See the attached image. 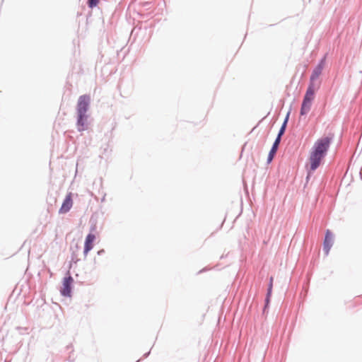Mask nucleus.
Instances as JSON below:
<instances>
[{"label":"nucleus","instance_id":"6","mask_svg":"<svg viewBox=\"0 0 362 362\" xmlns=\"http://www.w3.org/2000/svg\"><path fill=\"white\" fill-rule=\"evenodd\" d=\"M334 244V235L329 230H327L325 237L323 243V250L326 255L329 253V251Z\"/></svg>","mask_w":362,"mask_h":362},{"label":"nucleus","instance_id":"7","mask_svg":"<svg viewBox=\"0 0 362 362\" xmlns=\"http://www.w3.org/2000/svg\"><path fill=\"white\" fill-rule=\"evenodd\" d=\"M323 69V64L321 63L318 64L315 69L313 70L312 75L310 79V83L308 87H313V90L315 91L318 89V86H316L315 84V81L318 78V77L322 74Z\"/></svg>","mask_w":362,"mask_h":362},{"label":"nucleus","instance_id":"12","mask_svg":"<svg viewBox=\"0 0 362 362\" xmlns=\"http://www.w3.org/2000/svg\"><path fill=\"white\" fill-rule=\"evenodd\" d=\"M86 273H76V282L83 284H90L91 283V280L88 279V278L83 277L81 274H86Z\"/></svg>","mask_w":362,"mask_h":362},{"label":"nucleus","instance_id":"13","mask_svg":"<svg viewBox=\"0 0 362 362\" xmlns=\"http://www.w3.org/2000/svg\"><path fill=\"white\" fill-rule=\"evenodd\" d=\"M274 277L270 276L265 298H271L273 288Z\"/></svg>","mask_w":362,"mask_h":362},{"label":"nucleus","instance_id":"18","mask_svg":"<svg viewBox=\"0 0 362 362\" xmlns=\"http://www.w3.org/2000/svg\"><path fill=\"white\" fill-rule=\"evenodd\" d=\"M149 354H150V352H147V353H146V354L144 355V358L148 357V356L149 355Z\"/></svg>","mask_w":362,"mask_h":362},{"label":"nucleus","instance_id":"8","mask_svg":"<svg viewBox=\"0 0 362 362\" xmlns=\"http://www.w3.org/2000/svg\"><path fill=\"white\" fill-rule=\"evenodd\" d=\"M72 205H73V201H72V197H71V193H69L66 196L59 212L60 214H65V213L68 212L72 207Z\"/></svg>","mask_w":362,"mask_h":362},{"label":"nucleus","instance_id":"3","mask_svg":"<svg viewBox=\"0 0 362 362\" xmlns=\"http://www.w3.org/2000/svg\"><path fill=\"white\" fill-rule=\"evenodd\" d=\"M332 140V136H322L315 142L312 149L325 156Z\"/></svg>","mask_w":362,"mask_h":362},{"label":"nucleus","instance_id":"4","mask_svg":"<svg viewBox=\"0 0 362 362\" xmlns=\"http://www.w3.org/2000/svg\"><path fill=\"white\" fill-rule=\"evenodd\" d=\"M324 158L323 155L311 148L308 159L310 170H315L320 166Z\"/></svg>","mask_w":362,"mask_h":362},{"label":"nucleus","instance_id":"5","mask_svg":"<svg viewBox=\"0 0 362 362\" xmlns=\"http://www.w3.org/2000/svg\"><path fill=\"white\" fill-rule=\"evenodd\" d=\"M90 101V97L88 95H83L79 97L77 103L78 114H86Z\"/></svg>","mask_w":362,"mask_h":362},{"label":"nucleus","instance_id":"17","mask_svg":"<svg viewBox=\"0 0 362 362\" xmlns=\"http://www.w3.org/2000/svg\"><path fill=\"white\" fill-rule=\"evenodd\" d=\"M310 280V273H307V274L305 276V281H307V285L306 286H308Z\"/></svg>","mask_w":362,"mask_h":362},{"label":"nucleus","instance_id":"1","mask_svg":"<svg viewBox=\"0 0 362 362\" xmlns=\"http://www.w3.org/2000/svg\"><path fill=\"white\" fill-rule=\"evenodd\" d=\"M74 279L71 276V273H66L62 279V286L59 289L60 295L63 297L71 298L73 294Z\"/></svg>","mask_w":362,"mask_h":362},{"label":"nucleus","instance_id":"14","mask_svg":"<svg viewBox=\"0 0 362 362\" xmlns=\"http://www.w3.org/2000/svg\"><path fill=\"white\" fill-rule=\"evenodd\" d=\"M270 302H271V298H265V299H264V305L263 310H262L263 314H264L265 313L268 312V310H269V305H270Z\"/></svg>","mask_w":362,"mask_h":362},{"label":"nucleus","instance_id":"10","mask_svg":"<svg viewBox=\"0 0 362 362\" xmlns=\"http://www.w3.org/2000/svg\"><path fill=\"white\" fill-rule=\"evenodd\" d=\"M279 143H280V141H279V138L276 139V140L273 144V146L269 153L268 158H267L268 163H271L272 160H273L274 155L276 153L277 148H278Z\"/></svg>","mask_w":362,"mask_h":362},{"label":"nucleus","instance_id":"2","mask_svg":"<svg viewBox=\"0 0 362 362\" xmlns=\"http://www.w3.org/2000/svg\"><path fill=\"white\" fill-rule=\"evenodd\" d=\"M315 90H313V87H308L301 105L300 111V115H306L310 112L312 103L315 99Z\"/></svg>","mask_w":362,"mask_h":362},{"label":"nucleus","instance_id":"16","mask_svg":"<svg viewBox=\"0 0 362 362\" xmlns=\"http://www.w3.org/2000/svg\"><path fill=\"white\" fill-rule=\"evenodd\" d=\"M286 120L284 122L283 126L281 127L279 132V134H278V136L277 138L279 137V141L281 140V136H282V134L284 133V131H285V127H286Z\"/></svg>","mask_w":362,"mask_h":362},{"label":"nucleus","instance_id":"9","mask_svg":"<svg viewBox=\"0 0 362 362\" xmlns=\"http://www.w3.org/2000/svg\"><path fill=\"white\" fill-rule=\"evenodd\" d=\"M95 236L93 234H88L86 238L84 245V252L87 254L93 247V242Z\"/></svg>","mask_w":362,"mask_h":362},{"label":"nucleus","instance_id":"11","mask_svg":"<svg viewBox=\"0 0 362 362\" xmlns=\"http://www.w3.org/2000/svg\"><path fill=\"white\" fill-rule=\"evenodd\" d=\"M86 117V114H78L77 125L78 129L80 132H82L85 129Z\"/></svg>","mask_w":362,"mask_h":362},{"label":"nucleus","instance_id":"15","mask_svg":"<svg viewBox=\"0 0 362 362\" xmlns=\"http://www.w3.org/2000/svg\"><path fill=\"white\" fill-rule=\"evenodd\" d=\"M99 0H88V4L90 8H93L98 6Z\"/></svg>","mask_w":362,"mask_h":362}]
</instances>
